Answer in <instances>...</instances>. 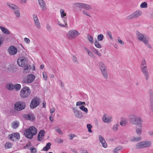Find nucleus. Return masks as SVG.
I'll list each match as a JSON object with an SVG mask.
<instances>
[{
	"instance_id": "72a5a7b5",
	"label": "nucleus",
	"mask_w": 153,
	"mask_h": 153,
	"mask_svg": "<svg viewBox=\"0 0 153 153\" xmlns=\"http://www.w3.org/2000/svg\"><path fill=\"white\" fill-rule=\"evenodd\" d=\"M140 128H136V132L138 135H140L142 132V129L141 128L142 126L141 125L140 126Z\"/></svg>"
},
{
	"instance_id": "0e129e2a",
	"label": "nucleus",
	"mask_w": 153,
	"mask_h": 153,
	"mask_svg": "<svg viewBox=\"0 0 153 153\" xmlns=\"http://www.w3.org/2000/svg\"><path fill=\"white\" fill-rule=\"evenodd\" d=\"M55 111V109L54 108H52L50 110V113L51 114L53 113Z\"/></svg>"
},
{
	"instance_id": "4c0bfd02",
	"label": "nucleus",
	"mask_w": 153,
	"mask_h": 153,
	"mask_svg": "<svg viewBox=\"0 0 153 153\" xmlns=\"http://www.w3.org/2000/svg\"><path fill=\"white\" fill-rule=\"evenodd\" d=\"M21 88V85L19 84H16L14 85V88L18 91H19Z\"/></svg>"
},
{
	"instance_id": "393cba45",
	"label": "nucleus",
	"mask_w": 153,
	"mask_h": 153,
	"mask_svg": "<svg viewBox=\"0 0 153 153\" xmlns=\"http://www.w3.org/2000/svg\"><path fill=\"white\" fill-rule=\"evenodd\" d=\"M85 50L87 53L88 56H89L91 57H94V55L93 53L89 49L86 47H84Z\"/></svg>"
},
{
	"instance_id": "4468645a",
	"label": "nucleus",
	"mask_w": 153,
	"mask_h": 153,
	"mask_svg": "<svg viewBox=\"0 0 153 153\" xmlns=\"http://www.w3.org/2000/svg\"><path fill=\"white\" fill-rule=\"evenodd\" d=\"M8 137L10 139L13 141H14L15 139L19 140L20 138V135L19 133L17 132L13 133L8 135Z\"/></svg>"
},
{
	"instance_id": "58836bf2",
	"label": "nucleus",
	"mask_w": 153,
	"mask_h": 153,
	"mask_svg": "<svg viewBox=\"0 0 153 153\" xmlns=\"http://www.w3.org/2000/svg\"><path fill=\"white\" fill-rule=\"evenodd\" d=\"M7 88L9 90H13L14 89V85L12 84H9L7 85Z\"/></svg>"
},
{
	"instance_id": "a211bd4d",
	"label": "nucleus",
	"mask_w": 153,
	"mask_h": 153,
	"mask_svg": "<svg viewBox=\"0 0 153 153\" xmlns=\"http://www.w3.org/2000/svg\"><path fill=\"white\" fill-rule=\"evenodd\" d=\"M72 110L75 116L77 118H80L82 117L83 114L80 111H78L76 108H73Z\"/></svg>"
},
{
	"instance_id": "473e14b6",
	"label": "nucleus",
	"mask_w": 153,
	"mask_h": 153,
	"mask_svg": "<svg viewBox=\"0 0 153 153\" xmlns=\"http://www.w3.org/2000/svg\"><path fill=\"white\" fill-rule=\"evenodd\" d=\"M51 143H48L43 149V150L44 151H47L50 148V146H51Z\"/></svg>"
},
{
	"instance_id": "bb28decb",
	"label": "nucleus",
	"mask_w": 153,
	"mask_h": 153,
	"mask_svg": "<svg viewBox=\"0 0 153 153\" xmlns=\"http://www.w3.org/2000/svg\"><path fill=\"white\" fill-rule=\"evenodd\" d=\"M100 71L101 74L104 78L106 79H108V75L107 69L103 70Z\"/></svg>"
},
{
	"instance_id": "774afa93",
	"label": "nucleus",
	"mask_w": 153,
	"mask_h": 153,
	"mask_svg": "<svg viewBox=\"0 0 153 153\" xmlns=\"http://www.w3.org/2000/svg\"><path fill=\"white\" fill-rule=\"evenodd\" d=\"M27 0H21V3L22 4H25Z\"/></svg>"
},
{
	"instance_id": "3c124183",
	"label": "nucleus",
	"mask_w": 153,
	"mask_h": 153,
	"mask_svg": "<svg viewBox=\"0 0 153 153\" xmlns=\"http://www.w3.org/2000/svg\"><path fill=\"white\" fill-rule=\"evenodd\" d=\"M42 75L45 80H46L48 77V76L46 73L45 72H42Z\"/></svg>"
},
{
	"instance_id": "412c9836",
	"label": "nucleus",
	"mask_w": 153,
	"mask_h": 153,
	"mask_svg": "<svg viewBox=\"0 0 153 153\" xmlns=\"http://www.w3.org/2000/svg\"><path fill=\"white\" fill-rule=\"evenodd\" d=\"M99 139L102 146L105 148H106L107 147V144L104 138L101 135H100L99 136Z\"/></svg>"
},
{
	"instance_id": "cd10ccee",
	"label": "nucleus",
	"mask_w": 153,
	"mask_h": 153,
	"mask_svg": "<svg viewBox=\"0 0 153 153\" xmlns=\"http://www.w3.org/2000/svg\"><path fill=\"white\" fill-rule=\"evenodd\" d=\"M147 65L146 60L145 58H143L141 62L140 65V69L147 68Z\"/></svg>"
},
{
	"instance_id": "8fccbe9b",
	"label": "nucleus",
	"mask_w": 153,
	"mask_h": 153,
	"mask_svg": "<svg viewBox=\"0 0 153 153\" xmlns=\"http://www.w3.org/2000/svg\"><path fill=\"white\" fill-rule=\"evenodd\" d=\"M106 34H107V35L109 36V38L111 39H113V37L111 35V33L110 31H107L106 32Z\"/></svg>"
},
{
	"instance_id": "bf43d9fd",
	"label": "nucleus",
	"mask_w": 153,
	"mask_h": 153,
	"mask_svg": "<svg viewBox=\"0 0 153 153\" xmlns=\"http://www.w3.org/2000/svg\"><path fill=\"white\" fill-rule=\"evenodd\" d=\"M4 42V40L2 37L0 38V47L1 46Z\"/></svg>"
},
{
	"instance_id": "1a4fd4ad",
	"label": "nucleus",
	"mask_w": 153,
	"mask_h": 153,
	"mask_svg": "<svg viewBox=\"0 0 153 153\" xmlns=\"http://www.w3.org/2000/svg\"><path fill=\"white\" fill-rule=\"evenodd\" d=\"M74 5L80 8H83L87 10H90L92 9V7L90 5L81 3H75Z\"/></svg>"
},
{
	"instance_id": "13d9d810",
	"label": "nucleus",
	"mask_w": 153,
	"mask_h": 153,
	"mask_svg": "<svg viewBox=\"0 0 153 153\" xmlns=\"http://www.w3.org/2000/svg\"><path fill=\"white\" fill-rule=\"evenodd\" d=\"M75 137V135L74 134H71L69 136V139L71 140H72Z\"/></svg>"
},
{
	"instance_id": "39448f33",
	"label": "nucleus",
	"mask_w": 153,
	"mask_h": 153,
	"mask_svg": "<svg viewBox=\"0 0 153 153\" xmlns=\"http://www.w3.org/2000/svg\"><path fill=\"white\" fill-rule=\"evenodd\" d=\"M151 145L152 142L151 141L146 140L137 143L136 145V147L137 149H140L150 147Z\"/></svg>"
},
{
	"instance_id": "f8f14e48",
	"label": "nucleus",
	"mask_w": 153,
	"mask_h": 153,
	"mask_svg": "<svg viewBox=\"0 0 153 153\" xmlns=\"http://www.w3.org/2000/svg\"><path fill=\"white\" fill-rule=\"evenodd\" d=\"M35 76L33 74H30L25 77L23 79V82L25 83H31L35 79Z\"/></svg>"
},
{
	"instance_id": "a19ab883",
	"label": "nucleus",
	"mask_w": 153,
	"mask_h": 153,
	"mask_svg": "<svg viewBox=\"0 0 153 153\" xmlns=\"http://www.w3.org/2000/svg\"><path fill=\"white\" fill-rule=\"evenodd\" d=\"M55 128L56 132H58L60 135H63V133L60 128L58 127H56Z\"/></svg>"
},
{
	"instance_id": "20e7f679",
	"label": "nucleus",
	"mask_w": 153,
	"mask_h": 153,
	"mask_svg": "<svg viewBox=\"0 0 153 153\" xmlns=\"http://www.w3.org/2000/svg\"><path fill=\"white\" fill-rule=\"evenodd\" d=\"M30 93V91L27 87H25L23 88L21 90L20 96L23 98H26L29 96Z\"/></svg>"
},
{
	"instance_id": "de8ad7c7",
	"label": "nucleus",
	"mask_w": 153,
	"mask_h": 153,
	"mask_svg": "<svg viewBox=\"0 0 153 153\" xmlns=\"http://www.w3.org/2000/svg\"><path fill=\"white\" fill-rule=\"evenodd\" d=\"M141 139V137H134L131 140V141H138Z\"/></svg>"
},
{
	"instance_id": "c9c22d12",
	"label": "nucleus",
	"mask_w": 153,
	"mask_h": 153,
	"mask_svg": "<svg viewBox=\"0 0 153 153\" xmlns=\"http://www.w3.org/2000/svg\"><path fill=\"white\" fill-rule=\"evenodd\" d=\"M87 37L91 43H92L94 42V39L92 36L90 34L87 35Z\"/></svg>"
},
{
	"instance_id": "49530a36",
	"label": "nucleus",
	"mask_w": 153,
	"mask_h": 153,
	"mask_svg": "<svg viewBox=\"0 0 153 153\" xmlns=\"http://www.w3.org/2000/svg\"><path fill=\"white\" fill-rule=\"evenodd\" d=\"M87 127L88 129V131L89 132H92V131L91 130V128H92V126L90 124H88L87 125Z\"/></svg>"
},
{
	"instance_id": "e433bc0d",
	"label": "nucleus",
	"mask_w": 153,
	"mask_h": 153,
	"mask_svg": "<svg viewBox=\"0 0 153 153\" xmlns=\"http://www.w3.org/2000/svg\"><path fill=\"white\" fill-rule=\"evenodd\" d=\"M119 126V125L118 123H117L114 124L112 127V129L113 131H117Z\"/></svg>"
},
{
	"instance_id": "0eeeda50",
	"label": "nucleus",
	"mask_w": 153,
	"mask_h": 153,
	"mask_svg": "<svg viewBox=\"0 0 153 153\" xmlns=\"http://www.w3.org/2000/svg\"><path fill=\"white\" fill-rule=\"evenodd\" d=\"M136 35L138 39L144 43L149 40V38L147 35L143 34L138 31L136 32Z\"/></svg>"
},
{
	"instance_id": "e2e57ef3",
	"label": "nucleus",
	"mask_w": 153,
	"mask_h": 153,
	"mask_svg": "<svg viewBox=\"0 0 153 153\" xmlns=\"http://www.w3.org/2000/svg\"><path fill=\"white\" fill-rule=\"evenodd\" d=\"M63 142V140L61 138H59L58 139V143H62Z\"/></svg>"
},
{
	"instance_id": "5fc2aeb1",
	"label": "nucleus",
	"mask_w": 153,
	"mask_h": 153,
	"mask_svg": "<svg viewBox=\"0 0 153 153\" xmlns=\"http://www.w3.org/2000/svg\"><path fill=\"white\" fill-rule=\"evenodd\" d=\"M36 150L35 148L31 149V153H36Z\"/></svg>"
},
{
	"instance_id": "c85d7f7f",
	"label": "nucleus",
	"mask_w": 153,
	"mask_h": 153,
	"mask_svg": "<svg viewBox=\"0 0 153 153\" xmlns=\"http://www.w3.org/2000/svg\"><path fill=\"white\" fill-rule=\"evenodd\" d=\"M24 73H28L30 69V65H26L25 66H24Z\"/></svg>"
},
{
	"instance_id": "7c9ffc66",
	"label": "nucleus",
	"mask_w": 153,
	"mask_h": 153,
	"mask_svg": "<svg viewBox=\"0 0 153 153\" xmlns=\"http://www.w3.org/2000/svg\"><path fill=\"white\" fill-rule=\"evenodd\" d=\"M0 29L4 33L6 34H10V32L7 29L1 26H0Z\"/></svg>"
},
{
	"instance_id": "9d476101",
	"label": "nucleus",
	"mask_w": 153,
	"mask_h": 153,
	"mask_svg": "<svg viewBox=\"0 0 153 153\" xmlns=\"http://www.w3.org/2000/svg\"><path fill=\"white\" fill-rule=\"evenodd\" d=\"M80 34V33L76 30H70L68 33L69 37L71 39H75Z\"/></svg>"
},
{
	"instance_id": "a18cd8bd",
	"label": "nucleus",
	"mask_w": 153,
	"mask_h": 153,
	"mask_svg": "<svg viewBox=\"0 0 153 153\" xmlns=\"http://www.w3.org/2000/svg\"><path fill=\"white\" fill-rule=\"evenodd\" d=\"M93 52L94 53H95L98 56H99L100 57L101 56V54L95 48H94V50H93Z\"/></svg>"
},
{
	"instance_id": "c756f323",
	"label": "nucleus",
	"mask_w": 153,
	"mask_h": 153,
	"mask_svg": "<svg viewBox=\"0 0 153 153\" xmlns=\"http://www.w3.org/2000/svg\"><path fill=\"white\" fill-rule=\"evenodd\" d=\"M127 123V120L124 117L121 118V121L120 122V125L123 126H125Z\"/></svg>"
},
{
	"instance_id": "5701e85b",
	"label": "nucleus",
	"mask_w": 153,
	"mask_h": 153,
	"mask_svg": "<svg viewBox=\"0 0 153 153\" xmlns=\"http://www.w3.org/2000/svg\"><path fill=\"white\" fill-rule=\"evenodd\" d=\"M7 5L10 9L13 10V12L19 8L17 5L10 3H7Z\"/></svg>"
},
{
	"instance_id": "ddd939ff",
	"label": "nucleus",
	"mask_w": 153,
	"mask_h": 153,
	"mask_svg": "<svg viewBox=\"0 0 153 153\" xmlns=\"http://www.w3.org/2000/svg\"><path fill=\"white\" fill-rule=\"evenodd\" d=\"M27 61L25 57H21L17 60V64L21 67H23L27 65Z\"/></svg>"
},
{
	"instance_id": "79ce46f5",
	"label": "nucleus",
	"mask_w": 153,
	"mask_h": 153,
	"mask_svg": "<svg viewBox=\"0 0 153 153\" xmlns=\"http://www.w3.org/2000/svg\"><path fill=\"white\" fill-rule=\"evenodd\" d=\"M94 45L95 46L98 48H102L101 45L99 43V42L97 40L95 41Z\"/></svg>"
},
{
	"instance_id": "4be33fe9",
	"label": "nucleus",
	"mask_w": 153,
	"mask_h": 153,
	"mask_svg": "<svg viewBox=\"0 0 153 153\" xmlns=\"http://www.w3.org/2000/svg\"><path fill=\"white\" fill-rule=\"evenodd\" d=\"M45 131L44 130H41L39 132L37 137L38 140L40 141L43 139V136H44Z\"/></svg>"
},
{
	"instance_id": "69168bd1",
	"label": "nucleus",
	"mask_w": 153,
	"mask_h": 153,
	"mask_svg": "<svg viewBox=\"0 0 153 153\" xmlns=\"http://www.w3.org/2000/svg\"><path fill=\"white\" fill-rule=\"evenodd\" d=\"M82 13L83 14L86 15L87 16L90 17V16L87 13V12L85 10H83L82 11Z\"/></svg>"
},
{
	"instance_id": "b1692460",
	"label": "nucleus",
	"mask_w": 153,
	"mask_h": 153,
	"mask_svg": "<svg viewBox=\"0 0 153 153\" xmlns=\"http://www.w3.org/2000/svg\"><path fill=\"white\" fill-rule=\"evenodd\" d=\"M111 117L107 116V115L104 114L102 118V120L105 123H109L111 121Z\"/></svg>"
},
{
	"instance_id": "f03ea898",
	"label": "nucleus",
	"mask_w": 153,
	"mask_h": 153,
	"mask_svg": "<svg viewBox=\"0 0 153 153\" xmlns=\"http://www.w3.org/2000/svg\"><path fill=\"white\" fill-rule=\"evenodd\" d=\"M129 122L132 124L136 125H141L143 121L140 117L135 115H132L131 116Z\"/></svg>"
},
{
	"instance_id": "2eb2a0df",
	"label": "nucleus",
	"mask_w": 153,
	"mask_h": 153,
	"mask_svg": "<svg viewBox=\"0 0 153 153\" xmlns=\"http://www.w3.org/2000/svg\"><path fill=\"white\" fill-rule=\"evenodd\" d=\"M33 16L35 26L37 28L39 29L40 27V24L37 15L36 14H33Z\"/></svg>"
},
{
	"instance_id": "2f4dec72",
	"label": "nucleus",
	"mask_w": 153,
	"mask_h": 153,
	"mask_svg": "<svg viewBox=\"0 0 153 153\" xmlns=\"http://www.w3.org/2000/svg\"><path fill=\"white\" fill-rule=\"evenodd\" d=\"M14 14L16 18H19L20 16V10L18 8L15 10L13 11Z\"/></svg>"
},
{
	"instance_id": "423d86ee",
	"label": "nucleus",
	"mask_w": 153,
	"mask_h": 153,
	"mask_svg": "<svg viewBox=\"0 0 153 153\" xmlns=\"http://www.w3.org/2000/svg\"><path fill=\"white\" fill-rule=\"evenodd\" d=\"M25 106V103L24 102L20 101L15 103L14 108L16 110L19 111L24 109Z\"/></svg>"
},
{
	"instance_id": "f257e3e1",
	"label": "nucleus",
	"mask_w": 153,
	"mask_h": 153,
	"mask_svg": "<svg viewBox=\"0 0 153 153\" xmlns=\"http://www.w3.org/2000/svg\"><path fill=\"white\" fill-rule=\"evenodd\" d=\"M37 131L36 128L34 126H32L25 130L24 134L26 137L30 139L37 134Z\"/></svg>"
},
{
	"instance_id": "f3484780",
	"label": "nucleus",
	"mask_w": 153,
	"mask_h": 153,
	"mask_svg": "<svg viewBox=\"0 0 153 153\" xmlns=\"http://www.w3.org/2000/svg\"><path fill=\"white\" fill-rule=\"evenodd\" d=\"M38 4L42 11H45L47 9L45 2L43 0H38Z\"/></svg>"
},
{
	"instance_id": "6e6552de",
	"label": "nucleus",
	"mask_w": 153,
	"mask_h": 153,
	"mask_svg": "<svg viewBox=\"0 0 153 153\" xmlns=\"http://www.w3.org/2000/svg\"><path fill=\"white\" fill-rule=\"evenodd\" d=\"M141 14V11L139 10H137L127 17L126 19L128 20L136 18L139 17Z\"/></svg>"
},
{
	"instance_id": "680f3d73",
	"label": "nucleus",
	"mask_w": 153,
	"mask_h": 153,
	"mask_svg": "<svg viewBox=\"0 0 153 153\" xmlns=\"http://www.w3.org/2000/svg\"><path fill=\"white\" fill-rule=\"evenodd\" d=\"M82 105V102L81 101L77 102L76 103L77 106H79Z\"/></svg>"
},
{
	"instance_id": "ea45409f",
	"label": "nucleus",
	"mask_w": 153,
	"mask_h": 153,
	"mask_svg": "<svg viewBox=\"0 0 153 153\" xmlns=\"http://www.w3.org/2000/svg\"><path fill=\"white\" fill-rule=\"evenodd\" d=\"M5 148L6 149H9L12 148V144L9 142H7L4 145Z\"/></svg>"
},
{
	"instance_id": "9b49d317",
	"label": "nucleus",
	"mask_w": 153,
	"mask_h": 153,
	"mask_svg": "<svg viewBox=\"0 0 153 153\" xmlns=\"http://www.w3.org/2000/svg\"><path fill=\"white\" fill-rule=\"evenodd\" d=\"M40 100L37 97H36L33 99L31 101L30 104V108L31 109H34L37 107L39 104Z\"/></svg>"
},
{
	"instance_id": "f704fd0d",
	"label": "nucleus",
	"mask_w": 153,
	"mask_h": 153,
	"mask_svg": "<svg viewBox=\"0 0 153 153\" xmlns=\"http://www.w3.org/2000/svg\"><path fill=\"white\" fill-rule=\"evenodd\" d=\"M12 127L14 128H17L19 126V122L17 121H16L13 123L12 124Z\"/></svg>"
},
{
	"instance_id": "c03bdc74",
	"label": "nucleus",
	"mask_w": 153,
	"mask_h": 153,
	"mask_svg": "<svg viewBox=\"0 0 153 153\" xmlns=\"http://www.w3.org/2000/svg\"><path fill=\"white\" fill-rule=\"evenodd\" d=\"M79 108L82 110L85 111L86 113L88 112V109L87 108H85L84 106H82L79 107Z\"/></svg>"
},
{
	"instance_id": "37998d69",
	"label": "nucleus",
	"mask_w": 153,
	"mask_h": 153,
	"mask_svg": "<svg viewBox=\"0 0 153 153\" xmlns=\"http://www.w3.org/2000/svg\"><path fill=\"white\" fill-rule=\"evenodd\" d=\"M140 7L142 8H146L147 7V4L146 2H144L142 3L140 5Z\"/></svg>"
},
{
	"instance_id": "052dcab7",
	"label": "nucleus",
	"mask_w": 153,
	"mask_h": 153,
	"mask_svg": "<svg viewBox=\"0 0 153 153\" xmlns=\"http://www.w3.org/2000/svg\"><path fill=\"white\" fill-rule=\"evenodd\" d=\"M148 134L150 136L153 135V130L150 131L148 132Z\"/></svg>"
},
{
	"instance_id": "6ab92c4d",
	"label": "nucleus",
	"mask_w": 153,
	"mask_h": 153,
	"mask_svg": "<svg viewBox=\"0 0 153 153\" xmlns=\"http://www.w3.org/2000/svg\"><path fill=\"white\" fill-rule=\"evenodd\" d=\"M8 51L10 54L14 55L17 53V50L16 48L14 46H12L8 48Z\"/></svg>"
},
{
	"instance_id": "7ed1b4c3",
	"label": "nucleus",
	"mask_w": 153,
	"mask_h": 153,
	"mask_svg": "<svg viewBox=\"0 0 153 153\" xmlns=\"http://www.w3.org/2000/svg\"><path fill=\"white\" fill-rule=\"evenodd\" d=\"M60 13L61 18L64 22L65 24H62L60 22L58 21V24L62 27H66L67 25V19L66 17V14L64 10L63 9H61L60 10Z\"/></svg>"
},
{
	"instance_id": "6e6d98bb",
	"label": "nucleus",
	"mask_w": 153,
	"mask_h": 153,
	"mask_svg": "<svg viewBox=\"0 0 153 153\" xmlns=\"http://www.w3.org/2000/svg\"><path fill=\"white\" fill-rule=\"evenodd\" d=\"M47 30L49 31H51V28L49 24H47L46 26Z\"/></svg>"
},
{
	"instance_id": "864d4df0",
	"label": "nucleus",
	"mask_w": 153,
	"mask_h": 153,
	"mask_svg": "<svg viewBox=\"0 0 153 153\" xmlns=\"http://www.w3.org/2000/svg\"><path fill=\"white\" fill-rule=\"evenodd\" d=\"M24 40L25 42L27 44H28L30 42V39L27 38H25L24 39Z\"/></svg>"
},
{
	"instance_id": "09e8293b",
	"label": "nucleus",
	"mask_w": 153,
	"mask_h": 153,
	"mask_svg": "<svg viewBox=\"0 0 153 153\" xmlns=\"http://www.w3.org/2000/svg\"><path fill=\"white\" fill-rule=\"evenodd\" d=\"M104 38L103 35L102 34L99 35L97 36L98 40L99 41H102Z\"/></svg>"
},
{
	"instance_id": "dca6fc26",
	"label": "nucleus",
	"mask_w": 153,
	"mask_h": 153,
	"mask_svg": "<svg viewBox=\"0 0 153 153\" xmlns=\"http://www.w3.org/2000/svg\"><path fill=\"white\" fill-rule=\"evenodd\" d=\"M22 116L23 118L25 119L31 121L33 120L35 118V116L32 113H30L28 114H24Z\"/></svg>"
},
{
	"instance_id": "603ef678",
	"label": "nucleus",
	"mask_w": 153,
	"mask_h": 153,
	"mask_svg": "<svg viewBox=\"0 0 153 153\" xmlns=\"http://www.w3.org/2000/svg\"><path fill=\"white\" fill-rule=\"evenodd\" d=\"M149 40H147L144 43L148 47V48H152V46L150 45L148 43Z\"/></svg>"
},
{
	"instance_id": "aec40b11",
	"label": "nucleus",
	"mask_w": 153,
	"mask_h": 153,
	"mask_svg": "<svg viewBox=\"0 0 153 153\" xmlns=\"http://www.w3.org/2000/svg\"><path fill=\"white\" fill-rule=\"evenodd\" d=\"M141 71L144 75L145 79L147 80L149 78L148 68H147L141 69Z\"/></svg>"
},
{
	"instance_id": "a878e982",
	"label": "nucleus",
	"mask_w": 153,
	"mask_h": 153,
	"mask_svg": "<svg viewBox=\"0 0 153 153\" xmlns=\"http://www.w3.org/2000/svg\"><path fill=\"white\" fill-rule=\"evenodd\" d=\"M99 66L100 71L107 69L106 65L102 61H101L99 63Z\"/></svg>"
},
{
	"instance_id": "4d7b16f0",
	"label": "nucleus",
	"mask_w": 153,
	"mask_h": 153,
	"mask_svg": "<svg viewBox=\"0 0 153 153\" xmlns=\"http://www.w3.org/2000/svg\"><path fill=\"white\" fill-rule=\"evenodd\" d=\"M117 40L121 44H123V42L120 39V37H118L117 38Z\"/></svg>"
},
{
	"instance_id": "338daca9",
	"label": "nucleus",
	"mask_w": 153,
	"mask_h": 153,
	"mask_svg": "<svg viewBox=\"0 0 153 153\" xmlns=\"http://www.w3.org/2000/svg\"><path fill=\"white\" fill-rule=\"evenodd\" d=\"M73 60L74 62H77V60L76 57L75 56H73Z\"/></svg>"
}]
</instances>
